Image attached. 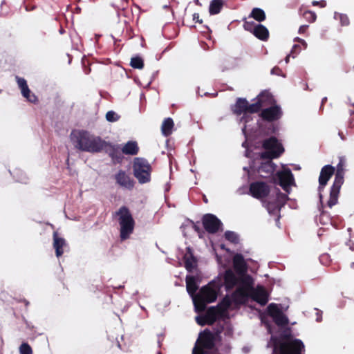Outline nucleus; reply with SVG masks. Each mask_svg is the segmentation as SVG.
Returning <instances> with one entry per match:
<instances>
[{
  "mask_svg": "<svg viewBox=\"0 0 354 354\" xmlns=\"http://www.w3.org/2000/svg\"><path fill=\"white\" fill-rule=\"evenodd\" d=\"M272 340L274 354H304L303 342L294 337L290 328H286L277 337H272Z\"/></svg>",
  "mask_w": 354,
  "mask_h": 354,
  "instance_id": "f257e3e1",
  "label": "nucleus"
},
{
  "mask_svg": "<svg viewBox=\"0 0 354 354\" xmlns=\"http://www.w3.org/2000/svg\"><path fill=\"white\" fill-rule=\"evenodd\" d=\"M71 139L75 147L82 151L91 153L103 151L106 141L86 130L74 131L71 134Z\"/></svg>",
  "mask_w": 354,
  "mask_h": 354,
  "instance_id": "f03ea898",
  "label": "nucleus"
},
{
  "mask_svg": "<svg viewBox=\"0 0 354 354\" xmlns=\"http://www.w3.org/2000/svg\"><path fill=\"white\" fill-rule=\"evenodd\" d=\"M214 283L210 282L203 286L198 294L193 298L196 311L203 312L206 308L207 304L212 303L217 299V292L214 288Z\"/></svg>",
  "mask_w": 354,
  "mask_h": 354,
  "instance_id": "7ed1b4c3",
  "label": "nucleus"
},
{
  "mask_svg": "<svg viewBox=\"0 0 354 354\" xmlns=\"http://www.w3.org/2000/svg\"><path fill=\"white\" fill-rule=\"evenodd\" d=\"M345 165V158L339 157V160L336 168L335 180L330 188V197L329 200L328 201V205L330 207H332L337 203L340 189L344 181V175Z\"/></svg>",
  "mask_w": 354,
  "mask_h": 354,
  "instance_id": "20e7f679",
  "label": "nucleus"
},
{
  "mask_svg": "<svg viewBox=\"0 0 354 354\" xmlns=\"http://www.w3.org/2000/svg\"><path fill=\"white\" fill-rule=\"evenodd\" d=\"M132 168L133 176L140 184L151 181L152 167L147 159L142 157L134 158Z\"/></svg>",
  "mask_w": 354,
  "mask_h": 354,
  "instance_id": "39448f33",
  "label": "nucleus"
},
{
  "mask_svg": "<svg viewBox=\"0 0 354 354\" xmlns=\"http://www.w3.org/2000/svg\"><path fill=\"white\" fill-rule=\"evenodd\" d=\"M262 147L266 150L260 153V158L263 160L277 158L284 152L282 144L274 136L264 140L262 142Z\"/></svg>",
  "mask_w": 354,
  "mask_h": 354,
  "instance_id": "423d86ee",
  "label": "nucleus"
},
{
  "mask_svg": "<svg viewBox=\"0 0 354 354\" xmlns=\"http://www.w3.org/2000/svg\"><path fill=\"white\" fill-rule=\"evenodd\" d=\"M283 111L281 108L277 104L262 109L259 114V116L263 121L270 123L268 131L269 133H275L277 132L278 127L273 122L281 119Z\"/></svg>",
  "mask_w": 354,
  "mask_h": 354,
  "instance_id": "0eeeda50",
  "label": "nucleus"
},
{
  "mask_svg": "<svg viewBox=\"0 0 354 354\" xmlns=\"http://www.w3.org/2000/svg\"><path fill=\"white\" fill-rule=\"evenodd\" d=\"M288 200V195L277 189L274 198L271 200V198H270L269 201L266 203L268 212L270 214L276 216V221H279L281 218L279 215L280 210L285 205Z\"/></svg>",
  "mask_w": 354,
  "mask_h": 354,
  "instance_id": "6e6552de",
  "label": "nucleus"
},
{
  "mask_svg": "<svg viewBox=\"0 0 354 354\" xmlns=\"http://www.w3.org/2000/svg\"><path fill=\"white\" fill-rule=\"evenodd\" d=\"M241 286L232 293V297L235 303L243 304L250 297L251 278L241 280Z\"/></svg>",
  "mask_w": 354,
  "mask_h": 354,
  "instance_id": "1a4fd4ad",
  "label": "nucleus"
},
{
  "mask_svg": "<svg viewBox=\"0 0 354 354\" xmlns=\"http://www.w3.org/2000/svg\"><path fill=\"white\" fill-rule=\"evenodd\" d=\"M270 192V187L265 182L256 181L250 184L249 194L254 198L263 199L269 196Z\"/></svg>",
  "mask_w": 354,
  "mask_h": 354,
  "instance_id": "9d476101",
  "label": "nucleus"
},
{
  "mask_svg": "<svg viewBox=\"0 0 354 354\" xmlns=\"http://www.w3.org/2000/svg\"><path fill=\"white\" fill-rule=\"evenodd\" d=\"M243 28L261 41H267L269 38V31L262 24H256L254 21H244Z\"/></svg>",
  "mask_w": 354,
  "mask_h": 354,
  "instance_id": "9b49d317",
  "label": "nucleus"
},
{
  "mask_svg": "<svg viewBox=\"0 0 354 354\" xmlns=\"http://www.w3.org/2000/svg\"><path fill=\"white\" fill-rule=\"evenodd\" d=\"M268 314L278 326H284L288 324V318L278 307L277 304L272 303L267 308Z\"/></svg>",
  "mask_w": 354,
  "mask_h": 354,
  "instance_id": "f8f14e48",
  "label": "nucleus"
},
{
  "mask_svg": "<svg viewBox=\"0 0 354 354\" xmlns=\"http://www.w3.org/2000/svg\"><path fill=\"white\" fill-rule=\"evenodd\" d=\"M276 178L278 180V184L283 188V189L289 193L290 185L294 183V176L290 169H284L282 171H277Z\"/></svg>",
  "mask_w": 354,
  "mask_h": 354,
  "instance_id": "ddd939ff",
  "label": "nucleus"
},
{
  "mask_svg": "<svg viewBox=\"0 0 354 354\" xmlns=\"http://www.w3.org/2000/svg\"><path fill=\"white\" fill-rule=\"evenodd\" d=\"M250 298L260 305L264 306L269 300V295L263 286H257L256 288H253L251 281Z\"/></svg>",
  "mask_w": 354,
  "mask_h": 354,
  "instance_id": "4468645a",
  "label": "nucleus"
},
{
  "mask_svg": "<svg viewBox=\"0 0 354 354\" xmlns=\"http://www.w3.org/2000/svg\"><path fill=\"white\" fill-rule=\"evenodd\" d=\"M116 183L120 187L131 190L135 185V181L127 172L120 169L114 176Z\"/></svg>",
  "mask_w": 354,
  "mask_h": 354,
  "instance_id": "2eb2a0df",
  "label": "nucleus"
},
{
  "mask_svg": "<svg viewBox=\"0 0 354 354\" xmlns=\"http://www.w3.org/2000/svg\"><path fill=\"white\" fill-rule=\"evenodd\" d=\"M111 157L114 163H120L123 160L122 149L120 150L118 145H112L109 142H106L103 149Z\"/></svg>",
  "mask_w": 354,
  "mask_h": 354,
  "instance_id": "dca6fc26",
  "label": "nucleus"
},
{
  "mask_svg": "<svg viewBox=\"0 0 354 354\" xmlns=\"http://www.w3.org/2000/svg\"><path fill=\"white\" fill-rule=\"evenodd\" d=\"M16 80L18 86L21 89L22 95L28 100L30 102L36 104L38 102L37 97L34 94L31 93L30 90L28 88L26 80L18 76H16Z\"/></svg>",
  "mask_w": 354,
  "mask_h": 354,
  "instance_id": "f3484780",
  "label": "nucleus"
},
{
  "mask_svg": "<svg viewBox=\"0 0 354 354\" xmlns=\"http://www.w3.org/2000/svg\"><path fill=\"white\" fill-rule=\"evenodd\" d=\"M335 169L330 165L324 166L320 171L319 177V190L321 191L326 185L328 181L334 174Z\"/></svg>",
  "mask_w": 354,
  "mask_h": 354,
  "instance_id": "a211bd4d",
  "label": "nucleus"
},
{
  "mask_svg": "<svg viewBox=\"0 0 354 354\" xmlns=\"http://www.w3.org/2000/svg\"><path fill=\"white\" fill-rule=\"evenodd\" d=\"M206 319L208 320L209 326L213 325L215 322L223 315V310L219 305L208 308L205 313Z\"/></svg>",
  "mask_w": 354,
  "mask_h": 354,
  "instance_id": "6ab92c4d",
  "label": "nucleus"
},
{
  "mask_svg": "<svg viewBox=\"0 0 354 354\" xmlns=\"http://www.w3.org/2000/svg\"><path fill=\"white\" fill-rule=\"evenodd\" d=\"M233 268L239 274H244L247 271V264L241 254H236L233 257Z\"/></svg>",
  "mask_w": 354,
  "mask_h": 354,
  "instance_id": "aec40b11",
  "label": "nucleus"
},
{
  "mask_svg": "<svg viewBox=\"0 0 354 354\" xmlns=\"http://www.w3.org/2000/svg\"><path fill=\"white\" fill-rule=\"evenodd\" d=\"M257 101L260 103L261 108L275 104V100L271 93L263 91L257 97Z\"/></svg>",
  "mask_w": 354,
  "mask_h": 354,
  "instance_id": "412c9836",
  "label": "nucleus"
},
{
  "mask_svg": "<svg viewBox=\"0 0 354 354\" xmlns=\"http://www.w3.org/2000/svg\"><path fill=\"white\" fill-rule=\"evenodd\" d=\"M223 279L226 290H232L239 282V279L231 269L225 270Z\"/></svg>",
  "mask_w": 354,
  "mask_h": 354,
  "instance_id": "4be33fe9",
  "label": "nucleus"
},
{
  "mask_svg": "<svg viewBox=\"0 0 354 354\" xmlns=\"http://www.w3.org/2000/svg\"><path fill=\"white\" fill-rule=\"evenodd\" d=\"M66 245V241L64 238L60 237L57 231L53 232V248L55 250L57 257H60L64 254V247Z\"/></svg>",
  "mask_w": 354,
  "mask_h": 354,
  "instance_id": "5701e85b",
  "label": "nucleus"
},
{
  "mask_svg": "<svg viewBox=\"0 0 354 354\" xmlns=\"http://www.w3.org/2000/svg\"><path fill=\"white\" fill-rule=\"evenodd\" d=\"M275 167L276 165L272 160H268L266 162L261 164L257 169V172L261 177L266 178L274 171Z\"/></svg>",
  "mask_w": 354,
  "mask_h": 354,
  "instance_id": "b1692460",
  "label": "nucleus"
},
{
  "mask_svg": "<svg viewBox=\"0 0 354 354\" xmlns=\"http://www.w3.org/2000/svg\"><path fill=\"white\" fill-rule=\"evenodd\" d=\"M248 107V100L245 98H237L236 103L232 107L233 113L236 115H246Z\"/></svg>",
  "mask_w": 354,
  "mask_h": 354,
  "instance_id": "393cba45",
  "label": "nucleus"
},
{
  "mask_svg": "<svg viewBox=\"0 0 354 354\" xmlns=\"http://www.w3.org/2000/svg\"><path fill=\"white\" fill-rule=\"evenodd\" d=\"M135 223H120V239L125 241L130 237L134 230Z\"/></svg>",
  "mask_w": 354,
  "mask_h": 354,
  "instance_id": "a878e982",
  "label": "nucleus"
},
{
  "mask_svg": "<svg viewBox=\"0 0 354 354\" xmlns=\"http://www.w3.org/2000/svg\"><path fill=\"white\" fill-rule=\"evenodd\" d=\"M183 261L185 268L189 272H192L197 266V260L191 252L184 256Z\"/></svg>",
  "mask_w": 354,
  "mask_h": 354,
  "instance_id": "bb28decb",
  "label": "nucleus"
},
{
  "mask_svg": "<svg viewBox=\"0 0 354 354\" xmlns=\"http://www.w3.org/2000/svg\"><path fill=\"white\" fill-rule=\"evenodd\" d=\"M122 152L125 155H137L139 152V147L136 141H128L122 148Z\"/></svg>",
  "mask_w": 354,
  "mask_h": 354,
  "instance_id": "cd10ccee",
  "label": "nucleus"
},
{
  "mask_svg": "<svg viewBox=\"0 0 354 354\" xmlns=\"http://www.w3.org/2000/svg\"><path fill=\"white\" fill-rule=\"evenodd\" d=\"M115 216L118 217L119 221H134L129 209L126 206L121 207L115 212Z\"/></svg>",
  "mask_w": 354,
  "mask_h": 354,
  "instance_id": "c85d7f7f",
  "label": "nucleus"
},
{
  "mask_svg": "<svg viewBox=\"0 0 354 354\" xmlns=\"http://www.w3.org/2000/svg\"><path fill=\"white\" fill-rule=\"evenodd\" d=\"M186 288L187 292L193 297H195L196 292L197 291L198 287L196 284L194 277L193 276H187L186 277Z\"/></svg>",
  "mask_w": 354,
  "mask_h": 354,
  "instance_id": "c756f323",
  "label": "nucleus"
},
{
  "mask_svg": "<svg viewBox=\"0 0 354 354\" xmlns=\"http://www.w3.org/2000/svg\"><path fill=\"white\" fill-rule=\"evenodd\" d=\"M174 123L173 120L171 118H165L161 126L162 133L165 136H169L172 133V129L174 128Z\"/></svg>",
  "mask_w": 354,
  "mask_h": 354,
  "instance_id": "7c9ffc66",
  "label": "nucleus"
},
{
  "mask_svg": "<svg viewBox=\"0 0 354 354\" xmlns=\"http://www.w3.org/2000/svg\"><path fill=\"white\" fill-rule=\"evenodd\" d=\"M223 4V0H212L209 8L210 15H214L218 14L221 12Z\"/></svg>",
  "mask_w": 354,
  "mask_h": 354,
  "instance_id": "2f4dec72",
  "label": "nucleus"
},
{
  "mask_svg": "<svg viewBox=\"0 0 354 354\" xmlns=\"http://www.w3.org/2000/svg\"><path fill=\"white\" fill-rule=\"evenodd\" d=\"M249 17L253 18L258 22H262L266 20V16L265 12L262 9L254 8L252 10Z\"/></svg>",
  "mask_w": 354,
  "mask_h": 354,
  "instance_id": "473e14b6",
  "label": "nucleus"
},
{
  "mask_svg": "<svg viewBox=\"0 0 354 354\" xmlns=\"http://www.w3.org/2000/svg\"><path fill=\"white\" fill-rule=\"evenodd\" d=\"M203 228L209 234L216 233L223 223H202Z\"/></svg>",
  "mask_w": 354,
  "mask_h": 354,
  "instance_id": "72a5a7b5",
  "label": "nucleus"
},
{
  "mask_svg": "<svg viewBox=\"0 0 354 354\" xmlns=\"http://www.w3.org/2000/svg\"><path fill=\"white\" fill-rule=\"evenodd\" d=\"M130 66L133 68L142 69L144 67L143 59L139 56L133 57L131 59Z\"/></svg>",
  "mask_w": 354,
  "mask_h": 354,
  "instance_id": "f704fd0d",
  "label": "nucleus"
},
{
  "mask_svg": "<svg viewBox=\"0 0 354 354\" xmlns=\"http://www.w3.org/2000/svg\"><path fill=\"white\" fill-rule=\"evenodd\" d=\"M247 108H248L247 109V114L248 113L252 114V113H260L261 111L262 110L260 103L258 102L257 101L253 104H250L248 102V107Z\"/></svg>",
  "mask_w": 354,
  "mask_h": 354,
  "instance_id": "c9c22d12",
  "label": "nucleus"
},
{
  "mask_svg": "<svg viewBox=\"0 0 354 354\" xmlns=\"http://www.w3.org/2000/svg\"><path fill=\"white\" fill-rule=\"evenodd\" d=\"M224 236L226 240L234 244H237L239 241L238 234L232 231H226L225 232Z\"/></svg>",
  "mask_w": 354,
  "mask_h": 354,
  "instance_id": "e433bc0d",
  "label": "nucleus"
},
{
  "mask_svg": "<svg viewBox=\"0 0 354 354\" xmlns=\"http://www.w3.org/2000/svg\"><path fill=\"white\" fill-rule=\"evenodd\" d=\"M304 18L310 23L315 21L317 19L316 14L310 10H306L303 13Z\"/></svg>",
  "mask_w": 354,
  "mask_h": 354,
  "instance_id": "4c0bfd02",
  "label": "nucleus"
},
{
  "mask_svg": "<svg viewBox=\"0 0 354 354\" xmlns=\"http://www.w3.org/2000/svg\"><path fill=\"white\" fill-rule=\"evenodd\" d=\"M120 116L113 111H109L106 113V119L107 121L114 122L118 121Z\"/></svg>",
  "mask_w": 354,
  "mask_h": 354,
  "instance_id": "58836bf2",
  "label": "nucleus"
},
{
  "mask_svg": "<svg viewBox=\"0 0 354 354\" xmlns=\"http://www.w3.org/2000/svg\"><path fill=\"white\" fill-rule=\"evenodd\" d=\"M19 353L20 354H32V350L28 343L24 342L19 346Z\"/></svg>",
  "mask_w": 354,
  "mask_h": 354,
  "instance_id": "ea45409f",
  "label": "nucleus"
},
{
  "mask_svg": "<svg viewBox=\"0 0 354 354\" xmlns=\"http://www.w3.org/2000/svg\"><path fill=\"white\" fill-rule=\"evenodd\" d=\"M222 307V310H223V313L230 308L231 306V301L229 298L225 297L220 304H218Z\"/></svg>",
  "mask_w": 354,
  "mask_h": 354,
  "instance_id": "a19ab883",
  "label": "nucleus"
},
{
  "mask_svg": "<svg viewBox=\"0 0 354 354\" xmlns=\"http://www.w3.org/2000/svg\"><path fill=\"white\" fill-rule=\"evenodd\" d=\"M196 323L201 326H205V325H209V322H208V320L206 319L205 315H198L196 317Z\"/></svg>",
  "mask_w": 354,
  "mask_h": 354,
  "instance_id": "79ce46f5",
  "label": "nucleus"
},
{
  "mask_svg": "<svg viewBox=\"0 0 354 354\" xmlns=\"http://www.w3.org/2000/svg\"><path fill=\"white\" fill-rule=\"evenodd\" d=\"M201 221H221L215 215L206 214L203 215Z\"/></svg>",
  "mask_w": 354,
  "mask_h": 354,
  "instance_id": "37998d69",
  "label": "nucleus"
},
{
  "mask_svg": "<svg viewBox=\"0 0 354 354\" xmlns=\"http://www.w3.org/2000/svg\"><path fill=\"white\" fill-rule=\"evenodd\" d=\"M199 223H191L192 228L198 234L200 238L203 237V230L198 225Z\"/></svg>",
  "mask_w": 354,
  "mask_h": 354,
  "instance_id": "c03bdc74",
  "label": "nucleus"
},
{
  "mask_svg": "<svg viewBox=\"0 0 354 354\" xmlns=\"http://www.w3.org/2000/svg\"><path fill=\"white\" fill-rule=\"evenodd\" d=\"M339 21L342 26H348L350 23L348 16L345 14H341L339 15Z\"/></svg>",
  "mask_w": 354,
  "mask_h": 354,
  "instance_id": "a18cd8bd",
  "label": "nucleus"
},
{
  "mask_svg": "<svg viewBox=\"0 0 354 354\" xmlns=\"http://www.w3.org/2000/svg\"><path fill=\"white\" fill-rule=\"evenodd\" d=\"M301 51V46L299 44H295L290 51V55L295 58L296 55Z\"/></svg>",
  "mask_w": 354,
  "mask_h": 354,
  "instance_id": "49530a36",
  "label": "nucleus"
},
{
  "mask_svg": "<svg viewBox=\"0 0 354 354\" xmlns=\"http://www.w3.org/2000/svg\"><path fill=\"white\" fill-rule=\"evenodd\" d=\"M312 4L314 6H319L321 8H324L326 6V2L324 0H322L320 1H313L312 2Z\"/></svg>",
  "mask_w": 354,
  "mask_h": 354,
  "instance_id": "de8ad7c7",
  "label": "nucleus"
},
{
  "mask_svg": "<svg viewBox=\"0 0 354 354\" xmlns=\"http://www.w3.org/2000/svg\"><path fill=\"white\" fill-rule=\"evenodd\" d=\"M193 20L195 21L196 23L202 24L203 20L200 19V16L198 13H194L193 15Z\"/></svg>",
  "mask_w": 354,
  "mask_h": 354,
  "instance_id": "09e8293b",
  "label": "nucleus"
},
{
  "mask_svg": "<svg viewBox=\"0 0 354 354\" xmlns=\"http://www.w3.org/2000/svg\"><path fill=\"white\" fill-rule=\"evenodd\" d=\"M308 28V25H302L299 28V34H304L306 32L307 29Z\"/></svg>",
  "mask_w": 354,
  "mask_h": 354,
  "instance_id": "8fccbe9b",
  "label": "nucleus"
},
{
  "mask_svg": "<svg viewBox=\"0 0 354 354\" xmlns=\"http://www.w3.org/2000/svg\"><path fill=\"white\" fill-rule=\"evenodd\" d=\"M328 259V254H323L320 257L319 259H320V261L324 263V261H327Z\"/></svg>",
  "mask_w": 354,
  "mask_h": 354,
  "instance_id": "3c124183",
  "label": "nucleus"
},
{
  "mask_svg": "<svg viewBox=\"0 0 354 354\" xmlns=\"http://www.w3.org/2000/svg\"><path fill=\"white\" fill-rule=\"evenodd\" d=\"M297 40L299 43H301L302 45H304V48H306V47H307V44L306 43V41H305L304 39H300V38H297Z\"/></svg>",
  "mask_w": 354,
  "mask_h": 354,
  "instance_id": "603ef678",
  "label": "nucleus"
},
{
  "mask_svg": "<svg viewBox=\"0 0 354 354\" xmlns=\"http://www.w3.org/2000/svg\"><path fill=\"white\" fill-rule=\"evenodd\" d=\"M280 71V69H279V67H274V68H272V70L271 73H272V74H277V75H278V71Z\"/></svg>",
  "mask_w": 354,
  "mask_h": 354,
  "instance_id": "864d4df0",
  "label": "nucleus"
},
{
  "mask_svg": "<svg viewBox=\"0 0 354 354\" xmlns=\"http://www.w3.org/2000/svg\"><path fill=\"white\" fill-rule=\"evenodd\" d=\"M46 35V33L43 31H39V32L38 33V37L40 38V39H43Z\"/></svg>",
  "mask_w": 354,
  "mask_h": 354,
  "instance_id": "5fc2aeb1",
  "label": "nucleus"
},
{
  "mask_svg": "<svg viewBox=\"0 0 354 354\" xmlns=\"http://www.w3.org/2000/svg\"><path fill=\"white\" fill-rule=\"evenodd\" d=\"M326 101H327V97H324V98H322L320 109H323V106H324V104L326 102Z\"/></svg>",
  "mask_w": 354,
  "mask_h": 354,
  "instance_id": "6e6d98bb",
  "label": "nucleus"
},
{
  "mask_svg": "<svg viewBox=\"0 0 354 354\" xmlns=\"http://www.w3.org/2000/svg\"><path fill=\"white\" fill-rule=\"evenodd\" d=\"M59 32L61 35H63L65 33V30L62 26H60V28L59 30Z\"/></svg>",
  "mask_w": 354,
  "mask_h": 354,
  "instance_id": "4d7b16f0",
  "label": "nucleus"
},
{
  "mask_svg": "<svg viewBox=\"0 0 354 354\" xmlns=\"http://www.w3.org/2000/svg\"><path fill=\"white\" fill-rule=\"evenodd\" d=\"M292 56V55H290V53L289 55H288L286 57V59H285V61L286 63H288L289 62V59H290V57Z\"/></svg>",
  "mask_w": 354,
  "mask_h": 354,
  "instance_id": "13d9d810",
  "label": "nucleus"
},
{
  "mask_svg": "<svg viewBox=\"0 0 354 354\" xmlns=\"http://www.w3.org/2000/svg\"><path fill=\"white\" fill-rule=\"evenodd\" d=\"M339 136H340L341 139L342 140H345V136H344L343 133L342 132H339Z\"/></svg>",
  "mask_w": 354,
  "mask_h": 354,
  "instance_id": "bf43d9fd",
  "label": "nucleus"
},
{
  "mask_svg": "<svg viewBox=\"0 0 354 354\" xmlns=\"http://www.w3.org/2000/svg\"><path fill=\"white\" fill-rule=\"evenodd\" d=\"M337 223H333V222H330V224L331 225L334 226V227H335V228H337Z\"/></svg>",
  "mask_w": 354,
  "mask_h": 354,
  "instance_id": "052dcab7",
  "label": "nucleus"
},
{
  "mask_svg": "<svg viewBox=\"0 0 354 354\" xmlns=\"http://www.w3.org/2000/svg\"><path fill=\"white\" fill-rule=\"evenodd\" d=\"M351 268L354 269V262L351 263Z\"/></svg>",
  "mask_w": 354,
  "mask_h": 354,
  "instance_id": "680f3d73",
  "label": "nucleus"
},
{
  "mask_svg": "<svg viewBox=\"0 0 354 354\" xmlns=\"http://www.w3.org/2000/svg\"><path fill=\"white\" fill-rule=\"evenodd\" d=\"M121 2L123 3H127V0H121Z\"/></svg>",
  "mask_w": 354,
  "mask_h": 354,
  "instance_id": "e2e57ef3",
  "label": "nucleus"
},
{
  "mask_svg": "<svg viewBox=\"0 0 354 354\" xmlns=\"http://www.w3.org/2000/svg\"><path fill=\"white\" fill-rule=\"evenodd\" d=\"M25 302H26V306H28V305L29 304V302H28V301H26Z\"/></svg>",
  "mask_w": 354,
  "mask_h": 354,
  "instance_id": "0e129e2a",
  "label": "nucleus"
},
{
  "mask_svg": "<svg viewBox=\"0 0 354 354\" xmlns=\"http://www.w3.org/2000/svg\"><path fill=\"white\" fill-rule=\"evenodd\" d=\"M187 221L192 222V221L188 218Z\"/></svg>",
  "mask_w": 354,
  "mask_h": 354,
  "instance_id": "69168bd1",
  "label": "nucleus"
}]
</instances>
